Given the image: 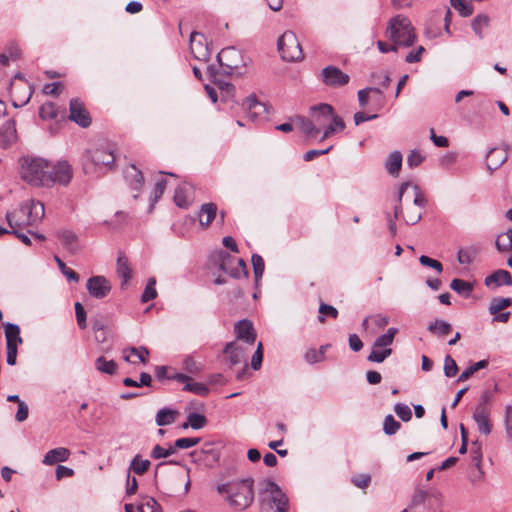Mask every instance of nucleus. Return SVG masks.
I'll return each instance as SVG.
<instances>
[{
	"label": "nucleus",
	"instance_id": "4be33fe9",
	"mask_svg": "<svg viewBox=\"0 0 512 512\" xmlns=\"http://www.w3.org/2000/svg\"><path fill=\"white\" fill-rule=\"evenodd\" d=\"M16 140V123L13 119H9L0 128V143L4 146H8L14 143Z\"/></svg>",
	"mask_w": 512,
	"mask_h": 512
},
{
	"label": "nucleus",
	"instance_id": "8fccbe9b",
	"mask_svg": "<svg viewBox=\"0 0 512 512\" xmlns=\"http://www.w3.org/2000/svg\"><path fill=\"white\" fill-rule=\"evenodd\" d=\"M54 261L57 263L58 268L62 274L67 278L69 282H78L79 275L71 268L67 267L66 264L60 259L59 256L54 255Z\"/></svg>",
	"mask_w": 512,
	"mask_h": 512
},
{
	"label": "nucleus",
	"instance_id": "6e6552de",
	"mask_svg": "<svg viewBox=\"0 0 512 512\" xmlns=\"http://www.w3.org/2000/svg\"><path fill=\"white\" fill-rule=\"evenodd\" d=\"M69 119L82 128H87L91 125V116L79 98H72L70 100Z\"/></svg>",
	"mask_w": 512,
	"mask_h": 512
},
{
	"label": "nucleus",
	"instance_id": "ddd939ff",
	"mask_svg": "<svg viewBox=\"0 0 512 512\" xmlns=\"http://www.w3.org/2000/svg\"><path fill=\"white\" fill-rule=\"evenodd\" d=\"M48 173L51 178V186L54 183L66 185L72 178L71 166L66 161H60L54 165L49 163Z\"/></svg>",
	"mask_w": 512,
	"mask_h": 512
},
{
	"label": "nucleus",
	"instance_id": "412c9836",
	"mask_svg": "<svg viewBox=\"0 0 512 512\" xmlns=\"http://www.w3.org/2000/svg\"><path fill=\"white\" fill-rule=\"evenodd\" d=\"M56 235L58 239L61 241L64 248L67 249L69 252L76 253L78 251V236L72 230H59Z\"/></svg>",
	"mask_w": 512,
	"mask_h": 512
},
{
	"label": "nucleus",
	"instance_id": "37998d69",
	"mask_svg": "<svg viewBox=\"0 0 512 512\" xmlns=\"http://www.w3.org/2000/svg\"><path fill=\"white\" fill-rule=\"evenodd\" d=\"M21 58V49L16 44L8 46L6 52L0 54V63L8 64V62H16Z\"/></svg>",
	"mask_w": 512,
	"mask_h": 512
},
{
	"label": "nucleus",
	"instance_id": "5fc2aeb1",
	"mask_svg": "<svg viewBox=\"0 0 512 512\" xmlns=\"http://www.w3.org/2000/svg\"><path fill=\"white\" fill-rule=\"evenodd\" d=\"M392 354V349H379L372 348L367 360L375 363H382L386 358Z\"/></svg>",
	"mask_w": 512,
	"mask_h": 512
},
{
	"label": "nucleus",
	"instance_id": "de8ad7c7",
	"mask_svg": "<svg viewBox=\"0 0 512 512\" xmlns=\"http://www.w3.org/2000/svg\"><path fill=\"white\" fill-rule=\"evenodd\" d=\"M511 304L512 299L509 297H495L491 300L488 310L490 314H497L503 309L511 306Z\"/></svg>",
	"mask_w": 512,
	"mask_h": 512
},
{
	"label": "nucleus",
	"instance_id": "79ce46f5",
	"mask_svg": "<svg viewBox=\"0 0 512 512\" xmlns=\"http://www.w3.org/2000/svg\"><path fill=\"white\" fill-rule=\"evenodd\" d=\"M240 57V52L234 47H227L222 49L216 56L218 64H227L229 61H237Z\"/></svg>",
	"mask_w": 512,
	"mask_h": 512
},
{
	"label": "nucleus",
	"instance_id": "473e14b6",
	"mask_svg": "<svg viewBox=\"0 0 512 512\" xmlns=\"http://www.w3.org/2000/svg\"><path fill=\"white\" fill-rule=\"evenodd\" d=\"M402 154L399 151H394L389 154L386 162L385 168L387 172L392 176H398L402 166Z\"/></svg>",
	"mask_w": 512,
	"mask_h": 512
},
{
	"label": "nucleus",
	"instance_id": "b1692460",
	"mask_svg": "<svg viewBox=\"0 0 512 512\" xmlns=\"http://www.w3.org/2000/svg\"><path fill=\"white\" fill-rule=\"evenodd\" d=\"M487 159L486 167L491 174L505 163L507 155L497 148H492L487 153Z\"/></svg>",
	"mask_w": 512,
	"mask_h": 512
},
{
	"label": "nucleus",
	"instance_id": "e433bc0d",
	"mask_svg": "<svg viewBox=\"0 0 512 512\" xmlns=\"http://www.w3.org/2000/svg\"><path fill=\"white\" fill-rule=\"evenodd\" d=\"M150 465L151 462L148 459H141L140 455H136L131 460L128 471L136 475H143L149 470Z\"/></svg>",
	"mask_w": 512,
	"mask_h": 512
},
{
	"label": "nucleus",
	"instance_id": "864d4df0",
	"mask_svg": "<svg viewBox=\"0 0 512 512\" xmlns=\"http://www.w3.org/2000/svg\"><path fill=\"white\" fill-rule=\"evenodd\" d=\"M251 261H252V266H253V271H254L255 282H256V284H258V282L261 280L263 273H264V269H265L264 260L260 255L253 254Z\"/></svg>",
	"mask_w": 512,
	"mask_h": 512
},
{
	"label": "nucleus",
	"instance_id": "dca6fc26",
	"mask_svg": "<svg viewBox=\"0 0 512 512\" xmlns=\"http://www.w3.org/2000/svg\"><path fill=\"white\" fill-rule=\"evenodd\" d=\"M223 353L231 366L238 365L246 360L247 349L239 345L236 341L226 343Z\"/></svg>",
	"mask_w": 512,
	"mask_h": 512
},
{
	"label": "nucleus",
	"instance_id": "a878e982",
	"mask_svg": "<svg viewBox=\"0 0 512 512\" xmlns=\"http://www.w3.org/2000/svg\"><path fill=\"white\" fill-rule=\"evenodd\" d=\"M5 218L11 230H17L19 228L29 226L27 218L20 206L13 211H8Z\"/></svg>",
	"mask_w": 512,
	"mask_h": 512
},
{
	"label": "nucleus",
	"instance_id": "39448f33",
	"mask_svg": "<svg viewBox=\"0 0 512 512\" xmlns=\"http://www.w3.org/2000/svg\"><path fill=\"white\" fill-rule=\"evenodd\" d=\"M263 501H267L273 512H287L288 498L281 488L273 481L266 480L261 493Z\"/></svg>",
	"mask_w": 512,
	"mask_h": 512
},
{
	"label": "nucleus",
	"instance_id": "13d9d810",
	"mask_svg": "<svg viewBox=\"0 0 512 512\" xmlns=\"http://www.w3.org/2000/svg\"><path fill=\"white\" fill-rule=\"evenodd\" d=\"M489 18L486 15H477L472 21V29L480 37H483V30L488 26Z\"/></svg>",
	"mask_w": 512,
	"mask_h": 512
},
{
	"label": "nucleus",
	"instance_id": "f257e3e1",
	"mask_svg": "<svg viewBox=\"0 0 512 512\" xmlns=\"http://www.w3.org/2000/svg\"><path fill=\"white\" fill-rule=\"evenodd\" d=\"M253 480L245 478L238 481L219 484L217 492L226 494L229 505L238 511L247 509L254 500Z\"/></svg>",
	"mask_w": 512,
	"mask_h": 512
},
{
	"label": "nucleus",
	"instance_id": "603ef678",
	"mask_svg": "<svg viewBox=\"0 0 512 512\" xmlns=\"http://www.w3.org/2000/svg\"><path fill=\"white\" fill-rule=\"evenodd\" d=\"M450 5L459 12L462 17H468L473 13V6L467 0H450Z\"/></svg>",
	"mask_w": 512,
	"mask_h": 512
},
{
	"label": "nucleus",
	"instance_id": "338daca9",
	"mask_svg": "<svg viewBox=\"0 0 512 512\" xmlns=\"http://www.w3.org/2000/svg\"><path fill=\"white\" fill-rule=\"evenodd\" d=\"M394 411L396 415L404 422H407L412 418V411L410 407L404 403L395 404Z\"/></svg>",
	"mask_w": 512,
	"mask_h": 512
},
{
	"label": "nucleus",
	"instance_id": "c03bdc74",
	"mask_svg": "<svg viewBox=\"0 0 512 512\" xmlns=\"http://www.w3.org/2000/svg\"><path fill=\"white\" fill-rule=\"evenodd\" d=\"M478 254L476 247L470 246L462 248L458 251L457 260L460 264H471Z\"/></svg>",
	"mask_w": 512,
	"mask_h": 512
},
{
	"label": "nucleus",
	"instance_id": "c85d7f7f",
	"mask_svg": "<svg viewBox=\"0 0 512 512\" xmlns=\"http://www.w3.org/2000/svg\"><path fill=\"white\" fill-rule=\"evenodd\" d=\"M178 416V410L169 407H164L157 411L155 416V422L160 427L167 426L173 424Z\"/></svg>",
	"mask_w": 512,
	"mask_h": 512
},
{
	"label": "nucleus",
	"instance_id": "58836bf2",
	"mask_svg": "<svg viewBox=\"0 0 512 512\" xmlns=\"http://www.w3.org/2000/svg\"><path fill=\"white\" fill-rule=\"evenodd\" d=\"M191 186L189 184H183L176 188L174 194V201L178 207H187L189 205V191Z\"/></svg>",
	"mask_w": 512,
	"mask_h": 512
},
{
	"label": "nucleus",
	"instance_id": "72a5a7b5",
	"mask_svg": "<svg viewBox=\"0 0 512 512\" xmlns=\"http://www.w3.org/2000/svg\"><path fill=\"white\" fill-rule=\"evenodd\" d=\"M345 128V123L341 117H339L335 111L333 110L331 119L325 129L323 130V135L321 140H324L334 134L336 131H342Z\"/></svg>",
	"mask_w": 512,
	"mask_h": 512
},
{
	"label": "nucleus",
	"instance_id": "c9c22d12",
	"mask_svg": "<svg viewBox=\"0 0 512 512\" xmlns=\"http://www.w3.org/2000/svg\"><path fill=\"white\" fill-rule=\"evenodd\" d=\"M496 249L499 253H507L512 251V229L497 236L495 241Z\"/></svg>",
	"mask_w": 512,
	"mask_h": 512
},
{
	"label": "nucleus",
	"instance_id": "393cba45",
	"mask_svg": "<svg viewBox=\"0 0 512 512\" xmlns=\"http://www.w3.org/2000/svg\"><path fill=\"white\" fill-rule=\"evenodd\" d=\"M295 126L302 132L304 136L307 138H316L318 136V131L313 124V121L310 117L305 118L303 116H296L293 119Z\"/></svg>",
	"mask_w": 512,
	"mask_h": 512
},
{
	"label": "nucleus",
	"instance_id": "a19ab883",
	"mask_svg": "<svg viewBox=\"0 0 512 512\" xmlns=\"http://www.w3.org/2000/svg\"><path fill=\"white\" fill-rule=\"evenodd\" d=\"M138 512H162L161 506L157 501L149 496L142 497L137 505Z\"/></svg>",
	"mask_w": 512,
	"mask_h": 512
},
{
	"label": "nucleus",
	"instance_id": "4d7b16f0",
	"mask_svg": "<svg viewBox=\"0 0 512 512\" xmlns=\"http://www.w3.org/2000/svg\"><path fill=\"white\" fill-rule=\"evenodd\" d=\"M39 116L44 120L54 119L57 116V108L53 102H45L39 108Z\"/></svg>",
	"mask_w": 512,
	"mask_h": 512
},
{
	"label": "nucleus",
	"instance_id": "5701e85b",
	"mask_svg": "<svg viewBox=\"0 0 512 512\" xmlns=\"http://www.w3.org/2000/svg\"><path fill=\"white\" fill-rule=\"evenodd\" d=\"M411 187L414 191V198H413V205L415 208H420L422 211L425 204H426V198L425 196L420 192V189L417 185H412L410 182L402 183L399 188V194H398V201L401 202L402 197L404 193L407 191V189Z\"/></svg>",
	"mask_w": 512,
	"mask_h": 512
},
{
	"label": "nucleus",
	"instance_id": "bf43d9fd",
	"mask_svg": "<svg viewBox=\"0 0 512 512\" xmlns=\"http://www.w3.org/2000/svg\"><path fill=\"white\" fill-rule=\"evenodd\" d=\"M200 453L206 456L204 460L209 464L218 462L220 458V452L215 449L212 444H205Z\"/></svg>",
	"mask_w": 512,
	"mask_h": 512
},
{
	"label": "nucleus",
	"instance_id": "20e7f679",
	"mask_svg": "<svg viewBox=\"0 0 512 512\" xmlns=\"http://www.w3.org/2000/svg\"><path fill=\"white\" fill-rule=\"evenodd\" d=\"M278 51L283 61L296 62L303 57L301 45L296 35L287 31L278 39Z\"/></svg>",
	"mask_w": 512,
	"mask_h": 512
},
{
	"label": "nucleus",
	"instance_id": "3c124183",
	"mask_svg": "<svg viewBox=\"0 0 512 512\" xmlns=\"http://www.w3.org/2000/svg\"><path fill=\"white\" fill-rule=\"evenodd\" d=\"M183 390L202 397L207 396L209 394V388L205 384L200 382H191V380L187 381V383L183 387Z\"/></svg>",
	"mask_w": 512,
	"mask_h": 512
},
{
	"label": "nucleus",
	"instance_id": "a18cd8bd",
	"mask_svg": "<svg viewBox=\"0 0 512 512\" xmlns=\"http://www.w3.org/2000/svg\"><path fill=\"white\" fill-rule=\"evenodd\" d=\"M489 362L488 360H480L476 363H473L468 368H466L458 377V382H464L468 380L475 372H477L480 369H484L488 366Z\"/></svg>",
	"mask_w": 512,
	"mask_h": 512
},
{
	"label": "nucleus",
	"instance_id": "69168bd1",
	"mask_svg": "<svg viewBox=\"0 0 512 512\" xmlns=\"http://www.w3.org/2000/svg\"><path fill=\"white\" fill-rule=\"evenodd\" d=\"M200 442L199 437H185V438H179L174 442V448L175 451L177 449H188L195 445H197Z\"/></svg>",
	"mask_w": 512,
	"mask_h": 512
},
{
	"label": "nucleus",
	"instance_id": "4468645a",
	"mask_svg": "<svg viewBox=\"0 0 512 512\" xmlns=\"http://www.w3.org/2000/svg\"><path fill=\"white\" fill-rule=\"evenodd\" d=\"M237 66H206V73L210 80L221 90L230 87L225 78L232 75L233 69Z\"/></svg>",
	"mask_w": 512,
	"mask_h": 512
},
{
	"label": "nucleus",
	"instance_id": "2f4dec72",
	"mask_svg": "<svg viewBox=\"0 0 512 512\" xmlns=\"http://www.w3.org/2000/svg\"><path fill=\"white\" fill-rule=\"evenodd\" d=\"M6 346H17L23 342L20 336V327L17 324H5Z\"/></svg>",
	"mask_w": 512,
	"mask_h": 512
},
{
	"label": "nucleus",
	"instance_id": "a211bd4d",
	"mask_svg": "<svg viewBox=\"0 0 512 512\" xmlns=\"http://www.w3.org/2000/svg\"><path fill=\"white\" fill-rule=\"evenodd\" d=\"M242 106L246 110L247 116L253 121L256 120L258 116L268 112L266 104L260 102L254 94L248 96L243 101Z\"/></svg>",
	"mask_w": 512,
	"mask_h": 512
},
{
	"label": "nucleus",
	"instance_id": "6e6d98bb",
	"mask_svg": "<svg viewBox=\"0 0 512 512\" xmlns=\"http://www.w3.org/2000/svg\"><path fill=\"white\" fill-rule=\"evenodd\" d=\"M188 425L192 429L199 430L202 429L207 424V419L203 414H199L196 412H191L187 416Z\"/></svg>",
	"mask_w": 512,
	"mask_h": 512
},
{
	"label": "nucleus",
	"instance_id": "7ed1b4c3",
	"mask_svg": "<svg viewBox=\"0 0 512 512\" xmlns=\"http://www.w3.org/2000/svg\"><path fill=\"white\" fill-rule=\"evenodd\" d=\"M385 34L392 43L403 47L411 46L416 38L411 21L404 15H396L391 18L387 24Z\"/></svg>",
	"mask_w": 512,
	"mask_h": 512
},
{
	"label": "nucleus",
	"instance_id": "680f3d73",
	"mask_svg": "<svg viewBox=\"0 0 512 512\" xmlns=\"http://www.w3.org/2000/svg\"><path fill=\"white\" fill-rule=\"evenodd\" d=\"M422 217V211L420 208H415L414 206H410L406 208V212L404 214V220L409 225L416 224Z\"/></svg>",
	"mask_w": 512,
	"mask_h": 512
},
{
	"label": "nucleus",
	"instance_id": "f03ea898",
	"mask_svg": "<svg viewBox=\"0 0 512 512\" xmlns=\"http://www.w3.org/2000/svg\"><path fill=\"white\" fill-rule=\"evenodd\" d=\"M49 162L41 157L26 155L19 159V173L23 181L32 186L51 187Z\"/></svg>",
	"mask_w": 512,
	"mask_h": 512
},
{
	"label": "nucleus",
	"instance_id": "e2e57ef3",
	"mask_svg": "<svg viewBox=\"0 0 512 512\" xmlns=\"http://www.w3.org/2000/svg\"><path fill=\"white\" fill-rule=\"evenodd\" d=\"M401 427V424L392 415H387L383 423V431L387 435H394Z\"/></svg>",
	"mask_w": 512,
	"mask_h": 512
},
{
	"label": "nucleus",
	"instance_id": "ea45409f",
	"mask_svg": "<svg viewBox=\"0 0 512 512\" xmlns=\"http://www.w3.org/2000/svg\"><path fill=\"white\" fill-rule=\"evenodd\" d=\"M450 288L456 293L469 297L473 291V285L470 282L455 278L450 283Z\"/></svg>",
	"mask_w": 512,
	"mask_h": 512
},
{
	"label": "nucleus",
	"instance_id": "c756f323",
	"mask_svg": "<svg viewBox=\"0 0 512 512\" xmlns=\"http://www.w3.org/2000/svg\"><path fill=\"white\" fill-rule=\"evenodd\" d=\"M217 215V206L214 203H204L199 211V222L202 227H207Z\"/></svg>",
	"mask_w": 512,
	"mask_h": 512
},
{
	"label": "nucleus",
	"instance_id": "774afa93",
	"mask_svg": "<svg viewBox=\"0 0 512 512\" xmlns=\"http://www.w3.org/2000/svg\"><path fill=\"white\" fill-rule=\"evenodd\" d=\"M458 372V366L456 361L447 355L444 359V374L446 377H454Z\"/></svg>",
	"mask_w": 512,
	"mask_h": 512
},
{
	"label": "nucleus",
	"instance_id": "423d86ee",
	"mask_svg": "<svg viewBox=\"0 0 512 512\" xmlns=\"http://www.w3.org/2000/svg\"><path fill=\"white\" fill-rule=\"evenodd\" d=\"M114 161V153L108 147L88 149L84 154L85 168H87L88 164L93 165L95 168L109 167L114 163Z\"/></svg>",
	"mask_w": 512,
	"mask_h": 512
},
{
	"label": "nucleus",
	"instance_id": "f3484780",
	"mask_svg": "<svg viewBox=\"0 0 512 512\" xmlns=\"http://www.w3.org/2000/svg\"><path fill=\"white\" fill-rule=\"evenodd\" d=\"M440 496V493L436 490H425L423 488L417 487L414 490V493L411 497L410 506L413 508L419 507L421 505L428 504L432 505V500L437 501Z\"/></svg>",
	"mask_w": 512,
	"mask_h": 512
},
{
	"label": "nucleus",
	"instance_id": "bb28decb",
	"mask_svg": "<svg viewBox=\"0 0 512 512\" xmlns=\"http://www.w3.org/2000/svg\"><path fill=\"white\" fill-rule=\"evenodd\" d=\"M116 272L121 280V287H125L131 279L132 270L129 266L128 258L124 254H119L117 258Z\"/></svg>",
	"mask_w": 512,
	"mask_h": 512
},
{
	"label": "nucleus",
	"instance_id": "09e8293b",
	"mask_svg": "<svg viewBox=\"0 0 512 512\" xmlns=\"http://www.w3.org/2000/svg\"><path fill=\"white\" fill-rule=\"evenodd\" d=\"M157 297L156 279L151 277L148 279L146 287L141 295V302L147 303Z\"/></svg>",
	"mask_w": 512,
	"mask_h": 512
},
{
	"label": "nucleus",
	"instance_id": "6ab92c4d",
	"mask_svg": "<svg viewBox=\"0 0 512 512\" xmlns=\"http://www.w3.org/2000/svg\"><path fill=\"white\" fill-rule=\"evenodd\" d=\"M484 284L487 287L512 286V276L509 271L498 269L485 278Z\"/></svg>",
	"mask_w": 512,
	"mask_h": 512
},
{
	"label": "nucleus",
	"instance_id": "f704fd0d",
	"mask_svg": "<svg viewBox=\"0 0 512 512\" xmlns=\"http://www.w3.org/2000/svg\"><path fill=\"white\" fill-rule=\"evenodd\" d=\"M398 333V328L396 327H390L386 333L378 336L374 343H373V346L374 348H379V349H391L389 346L393 343L394 341V338L396 336V334Z\"/></svg>",
	"mask_w": 512,
	"mask_h": 512
},
{
	"label": "nucleus",
	"instance_id": "7c9ffc66",
	"mask_svg": "<svg viewBox=\"0 0 512 512\" xmlns=\"http://www.w3.org/2000/svg\"><path fill=\"white\" fill-rule=\"evenodd\" d=\"M220 259V269L224 271L225 273L229 274L233 278H240L243 276V272H241V269L236 268H230L229 264L234 260L231 255H229L225 251H220L219 254Z\"/></svg>",
	"mask_w": 512,
	"mask_h": 512
},
{
	"label": "nucleus",
	"instance_id": "aec40b11",
	"mask_svg": "<svg viewBox=\"0 0 512 512\" xmlns=\"http://www.w3.org/2000/svg\"><path fill=\"white\" fill-rule=\"evenodd\" d=\"M70 454H71L70 450L65 447L54 448V449L49 450L44 455L42 463L44 465L51 466V465H54L59 462H65L69 459Z\"/></svg>",
	"mask_w": 512,
	"mask_h": 512
},
{
	"label": "nucleus",
	"instance_id": "f8f14e48",
	"mask_svg": "<svg viewBox=\"0 0 512 512\" xmlns=\"http://www.w3.org/2000/svg\"><path fill=\"white\" fill-rule=\"evenodd\" d=\"M86 288L96 299L105 298L111 291V284L104 276H92L87 280Z\"/></svg>",
	"mask_w": 512,
	"mask_h": 512
},
{
	"label": "nucleus",
	"instance_id": "1a4fd4ad",
	"mask_svg": "<svg viewBox=\"0 0 512 512\" xmlns=\"http://www.w3.org/2000/svg\"><path fill=\"white\" fill-rule=\"evenodd\" d=\"M333 112V107L327 103H320L309 108V117L313 121L318 133L327 126Z\"/></svg>",
	"mask_w": 512,
	"mask_h": 512
},
{
	"label": "nucleus",
	"instance_id": "4c0bfd02",
	"mask_svg": "<svg viewBox=\"0 0 512 512\" xmlns=\"http://www.w3.org/2000/svg\"><path fill=\"white\" fill-rule=\"evenodd\" d=\"M427 329L434 335L444 337L451 332L452 326L444 320L436 319L428 325Z\"/></svg>",
	"mask_w": 512,
	"mask_h": 512
},
{
	"label": "nucleus",
	"instance_id": "052dcab7",
	"mask_svg": "<svg viewBox=\"0 0 512 512\" xmlns=\"http://www.w3.org/2000/svg\"><path fill=\"white\" fill-rule=\"evenodd\" d=\"M471 461L473 465L477 468V470H480V467L482 465V447L479 444L478 441L472 442L471 446Z\"/></svg>",
	"mask_w": 512,
	"mask_h": 512
},
{
	"label": "nucleus",
	"instance_id": "9d476101",
	"mask_svg": "<svg viewBox=\"0 0 512 512\" xmlns=\"http://www.w3.org/2000/svg\"><path fill=\"white\" fill-rule=\"evenodd\" d=\"M320 78L329 87L346 85L350 79L349 75L342 72L337 66H325L320 73Z\"/></svg>",
	"mask_w": 512,
	"mask_h": 512
},
{
	"label": "nucleus",
	"instance_id": "0e129e2a",
	"mask_svg": "<svg viewBox=\"0 0 512 512\" xmlns=\"http://www.w3.org/2000/svg\"><path fill=\"white\" fill-rule=\"evenodd\" d=\"M175 452L176 451H175L174 445L170 446L169 448H163L162 446L157 444L153 447L150 455L153 459H161V458H167V457L171 456L172 454H174Z\"/></svg>",
	"mask_w": 512,
	"mask_h": 512
},
{
	"label": "nucleus",
	"instance_id": "49530a36",
	"mask_svg": "<svg viewBox=\"0 0 512 512\" xmlns=\"http://www.w3.org/2000/svg\"><path fill=\"white\" fill-rule=\"evenodd\" d=\"M95 367L102 373L112 375L115 373L117 365L113 360H107L104 356H100L95 361Z\"/></svg>",
	"mask_w": 512,
	"mask_h": 512
},
{
	"label": "nucleus",
	"instance_id": "0eeeda50",
	"mask_svg": "<svg viewBox=\"0 0 512 512\" xmlns=\"http://www.w3.org/2000/svg\"><path fill=\"white\" fill-rule=\"evenodd\" d=\"M190 52L199 62H207L210 58V49L206 37L200 32H192L189 38Z\"/></svg>",
	"mask_w": 512,
	"mask_h": 512
},
{
	"label": "nucleus",
	"instance_id": "9b49d317",
	"mask_svg": "<svg viewBox=\"0 0 512 512\" xmlns=\"http://www.w3.org/2000/svg\"><path fill=\"white\" fill-rule=\"evenodd\" d=\"M29 226L40 223L44 217L45 209L42 202L34 199L24 201L20 204Z\"/></svg>",
	"mask_w": 512,
	"mask_h": 512
},
{
	"label": "nucleus",
	"instance_id": "cd10ccee",
	"mask_svg": "<svg viewBox=\"0 0 512 512\" xmlns=\"http://www.w3.org/2000/svg\"><path fill=\"white\" fill-rule=\"evenodd\" d=\"M124 177L126 182L134 190H139L144 183V177L142 175V172L134 165H131L126 168L124 172Z\"/></svg>",
	"mask_w": 512,
	"mask_h": 512
},
{
	"label": "nucleus",
	"instance_id": "2eb2a0df",
	"mask_svg": "<svg viewBox=\"0 0 512 512\" xmlns=\"http://www.w3.org/2000/svg\"><path fill=\"white\" fill-rule=\"evenodd\" d=\"M234 332L237 340H242L247 344H253L257 337L253 324L248 319L237 321L234 325Z\"/></svg>",
	"mask_w": 512,
	"mask_h": 512
}]
</instances>
